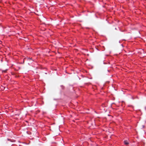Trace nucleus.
I'll return each mask as SVG.
<instances>
[{"label": "nucleus", "instance_id": "1", "mask_svg": "<svg viewBox=\"0 0 146 146\" xmlns=\"http://www.w3.org/2000/svg\"><path fill=\"white\" fill-rule=\"evenodd\" d=\"M124 143L126 145H127L128 144V143L127 142L125 141H124Z\"/></svg>", "mask_w": 146, "mask_h": 146}]
</instances>
